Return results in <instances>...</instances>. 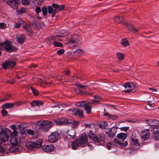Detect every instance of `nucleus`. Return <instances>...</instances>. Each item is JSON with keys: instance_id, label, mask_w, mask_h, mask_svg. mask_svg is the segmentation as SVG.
Masks as SVG:
<instances>
[{"instance_id": "obj_4", "label": "nucleus", "mask_w": 159, "mask_h": 159, "mask_svg": "<svg viewBox=\"0 0 159 159\" xmlns=\"http://www.w3.org/2000/svg\"><path fill=\"white\" fill-rule=\"evenodd\" d=\"M89 138L96 143H103L105 140V135L100 134L96 135L92 131H90L89 134Z\"/></svg>"}, {"instance_id": "obj_36", "label": "nucleus", "mask_w": 159, "mask_h": 159, "mask_svg": "<svg viewBox=\"0 0 159 159\" xmlns=\"http://www.w3.org/2000/svg\"><path fill=\"white\" fill-rule=\"evenodd\" d=\"M30 89L35 96H37L39 95V92L37 90L32 87H30Z\"/></svg>"}, {"instance_id": "obj_35", "label": "nucleus", "mask_w": 159, "mask_h": 159, "mask_svg": "<svg viewBox=\"0 0 159 159\" xmlns=\"http://www.w3.org/2000/svg\"><path fill=\"white\" fill-rule=\"evenodd\" d=\"M104 115L105 116H107L109 117V118H111L113 120H115L118 118L117 116H112L111 115L107 113H104Z\"/></svg>"}, {"instance_id": "obj_5", "label": "nucleus", "mask_w": 159, "mask_h": 159, "mask_svg": "<svg viewBox=\"0 0 159 159\" xmlns=\"http://www.w3.org/2000/svg\"><path fill=\"white\" fill-rule=\"evenodd\" d=\"M82 42L81 38L77 34H75L71 36L70 39L68 41V43L73 46L80 44Z\"/></svg>"}, {"instance_id": "obj_25", "label": "nucleus", "mask_w": 159, "mask_h": 159, "mask_svg": "<svg viewBox=\"0 0 159 159\" xmlns=\"http://www.w3.org/2000/svg\"><path fill=\"white\" fill-rule=\"evenodd\" d=\"M43 102L42 101L39 100L33 101L30 103L32 107L38 106L42 105Z\"/></svg>"}, {"instance_id": "obj_43", "label": "nucleus", "mask_w": 159, "mask_h": 159, "mask_svg": "<svg viewBox=\"0 0 159 159\" xmlns=\"http://www.w3.org/2000/svg\"><path fill=\"white\" fill-rule=\"evenodd\" d=\"M155 139L158 140L159 139V132L153 133Z\"/></svg>"}, {"instance_id": "obj_15", "label": "nucleus", "mask_w": 159, "mask_h": 159, "mask_svg": "<svg viewBox=\"0 0 159 159\" xmlns=\"http://www.w3.org/2000/svg\"><path fill=\"white\" fill-rule=\"evenodd\" d=\"M80 146L83 147L87 143V136L84 134H83L80 138L78 140Z\"/></svg>"}, {"instance_id": "obj_16", "label": "nucleus", "mask_w": 159, "mask_h": 159, "mask_svg": "<svg viewBox=\"0 0 159 159\" xmlns=\"http://www.w3.org/2000/svg\"><path fill=\"white\" fill-rule=\"evenodd\" d=\"M150 135V131L148 129H145L141 132V136L144 141L149 138Z\"/></svg>"}, {"instance_id": "obj_19", "label": "nucleus", "mask_w": 159, "mask_h": 159, "mask_svg": "<svg viewBox=\"0 0 159 159\" xmlns=\"http://www.w3.org/2000/svg\"><path fill=\"white\" fill-rule=\"evenodd\" d=\"M70 111H71L72 112H74V114L75 116H79L81 117L83 116V111L80 110L79 109L74 108L73 109L69 110Z\"/></svg>"}, {"instance_id": "obj_26", "label": "nucleus", "mask_w": 159, "mask_h": 159, "mask_svg": "<svg viewBox=\"0 0 159 159\" xmlns=\"http://www.w3.org/2000/svg\"><path fill=\"white\" fill-rule=\"evenodd\" d=\"M23 27L28 34L32 32V29L28 25L25 24L23 25Z\"/></svg>"}, {"instance_id": "obj_61", "label": "nucleus", "mask_w": 159, "mask_h": 159, "mask_svg": "<svg viewBox=\"0 0 159 159\" xmlns=\"http://www.w3.org/2000/svg\"><path fill=\"white\" fill-rule=\"evenodd\" d=\"M92 102L91 103V105L92 104H94L95 103H98L99 102V101L96 100H93L92 101Z\"/></svg>"}, {"instance_id": "obj_30", "label": "nucleus", "mask_w": 159, "mask_h": 159, "mask_svg": "<svg viewBox=\"0 0 159 159\" xmlns=\"http://www.w3.org/2000/svg\"><path fill=\"white\" fill-rule=\"evenodd\" d=\"M114 20L116 22L121 23L124 20V18L122 16L119 17V16H116L114 17Z\"/></svg>"}, {"instance_id": "obj_39", "label": "nucleus", "mask_w": 159, "mask_h": 159, "mask_svg": "<svg viewBox=\"0 0 159 159\" xmlns=\"http://www.w3.org/2000/svg\"><path fill=\"white\" fill-rule=\"evenodd\" d=\"M42 12L44 16H45L47 14V8L46 6H44L42 7Z\"/></svg>"}, {"instance_id": "obj_47", "label": "nucleus", "mask_w": 159, "mask_h": 159, "mask_svg": "<svg viewBox=\"0 0 159 159\" xmlns=\"http://www.w3.org/2000/svg\"><path fill=\"white\" fill-rule=\"evenodd\" d=\"M54 44L55 46L58 47H61L62 46V44L61 43L57 41L54 42Z\"/></svg>"}, {"instance_id": "obj_41", "label": "nucleus", "mask_w": 159, "mask_h": 159, "mask_svg": "<svg viewBox=\"0 0 159 159\" xmlns=\"http://www.w3.org/2000/svg\"><path fill=\"white\" fill-rule=\"evenodd\" d=\"M152 123V127H155L156 125H159V122L157 120H153V122Z\"/></svg>"}, {"instance_id": "obj_21", "label": "nucleus", "mask_w": 159, "mask_h": 159, "mask_svg": "<svg viewBox=\"0 0 159 159\" xmlns=\"http://www.w3.org/2000/svg\"><path fill=\"white\" fill-rule=\"evenodd\" d=\"M61 35H57L55 36V40H57L59 41H61V39L58 38H61L66 36L67 34V32L66 30H62L61 33Z\"/></svg>"}, {"instance_id": "obj_44", "label": "nucleus", "mask_w": 159, "mask_h": 159, "mask_svg": "<svg viewBox=\"0 0 159 159\" xmlns=\"http://www.w3.org/2000/svg\"><path fill=\"white\" fill-rule=\"evenodd\" d=\"M2 142H3V141L2 140V139H0V152L2 153L4 152L5 151L4 148L2 147L1 145Z\"/></svg>"}, {"instance_id": "obj_34", "label": "nucleus", "mask_w": 159, "mask_h": 159, "mask_svg": "<svg viewBox=\"0 0 159 159\" xmlns=\"http://www.w3.org/2000/svg\"><path fill=\"white\" fill-rule=\"evenodd\" d=\"M116 145L114 144L112 142H109L107 145V148L108 149H110L112 148H115Z\"/></svg>"}, {"instance_id": "obj_42", "label": "nucleus", "mask_w": 159, "mask_h": 159, "mask_svg": "<svg viewBox=\"0 0 159 159\" xmlns=\"http://www.w3.org/2000/svg\"><path fill=\"white\" fill-rule=\"evenodd\" d=\"M30 0H22L21 1V3L24 5H29L30 4Z\"/></svg>"}, {"instance_id": "obj_57", "label": "nucleus", "mask_w": 159, "mask_h": 159, "mask_svg": "<svg viewBox=\"0 0 159 159\" xmlns=\"http://www.w3.org/2000/svg\"><path fill=\"white\" fill-rule=\"evenodd\" d=\"M128 127H122L120 128V129L123 131H126L128 130Z\"/></svg>"}, {"instance_id": "obj_48", "label": "nucleus", "mask_w": 159, "mask_h": 159, "mask_svg": "<svg viewBox=\"0 0 159 159\" xmlns=\"http://www.w3.org/2000/svg\"><path fill=\"white\" fill-rule=\"evenodd\" d=\"M2 115L3 116H4L7 115V112L4 109H2L1 111Z\"/></svg>"}, {"instance_id": "obj_56", "label": "nucleus", "mask_w": 159, "mask_h": 159, "mask_svg": "<svg viewBox=\"0 0 159 159\" xmlns=\"http://www.w3.org/2000/svg\"><path fill=\"white\" fill-rule=\"evenodd\" d=\"M137 120L136 119H133L128 120V121L129 122L131 123H135L137 121Z\"/></svg>"}, {"instance_id": "obj_52", "label": "nucleus", "mask_w": 159, "mask_h": 159, "mask_svg": "<svg viewBox=\"0 0 159 159\" xmlns=\"http://www.w3.org/2000/svg\"><path fill=\"white\" fill-rule=\"evenodd\" d=\"M6 27V24L4 23H0V29H4Z\"/></svg>"}, {"instance_id": "obj_62", "label": "nucleus", "mask_w": 159, "mask_h": 159, "mask_svg": "<svg viewBox=\"0 0 159 159\" xmlns=\"http://www.w3.org/2000/svg\"><path fill=\"white\" fill-rule=\"evenodd\" d=\"M149 89L150 90H151L153 92H157V90L156 89L152 88H150Z\"/></svg>"}, {"instance_id": "obj_8", "label": "nucleus", "mask_w": 159, "mask_h": 159, "mask_svg": "<svg viewBox=\"0 0 159 159\" xmlns=\"http://www.w3.org/2000/svg\"><path fill=\"white\" fill-rule=\"evenodd\" d=\"M10 143L15 146H13L10 147L9 148V151L11 152H16L19 151V149L16 147L18 143V140L15 137H12L10 141Z\"/></svg>"}, {"instance_id": "obj_28", "label": "nucleus", "mask_w": 159, "mask_h": 159, "mask_svg": "<svg viewBox=\"0 0 159 159\" xmlns=\"http://www.w3.org/2000/svg\"><path fill=\"white\" fill-rule=\"evenodd\" d=\"M116 54L117 56V58L119 60H122L125 58V56L124 53L118 52L116 53Z\"/></svg>"}, {"instance_id": "obj_31", "label": "nucleus", "mask_w": 159, "mask_h": 159, "mask_svg": "<svg viewBox=\"0 0 159 159\" xmlns=\"http://www.w3.org/2000/svg\"><path fill=\"white\" fill-rule=\"evenodd\" d=\"M68 124H69L70 125L72 128H75L77 127L79 125V123L77 121L71 122L70 121H69Z\"/></svg>"}, {"instance_id": "obj_29", "label": "nucleus", "mask_w": 159, "mask_h": 159, "mask_svg": "<svg viewBox=\"0 0 159 159\" xmlns=\"http://www.w3.org/2000/svg\"><path fill=\"white\" fill-rule=\"evenodd\" d=\"M121 44L123 46L127 47L129 45L130 43L126 38H124L122 39Z\"/></svg>"}, {"instance_id": "obj_49", "label": "nucleus", "mask_w": 159, "mask_h": 159, "mask_svg": "<svg viewBox=\"0 0 159 159\" xmlns=\"http://www.w3.org/2000/svg\"><path fill=\"white\" fill-rule=\"evenodd\" d=\"M26 132L27 134L31 135H33L34 134V131L33 130L30 129L27 130L26 131Z\"/></svg>"}, {"instance_id": "obj_55", "label": "nucleus", "mask_w": 159, "mask_h": 159, "mask_svg": "<svg viewBox=\"0 0 159 159\" xmlns=\"http://www.w3.org/2000/svg\"><path fill=\"white\" fill-rule=\"evenodd\" d=\"M148 123V125H149L150 126H151L152 124V122L153 120H146Z\"/></svg>"}, {"instance_id": "obj_27", "label": "nucleus", "mask_w": 159, "mask_h": 159, "mask_svg": "<svg viewBox=\"0 0 159 159\" xmlns=\"http://www.w3.org/2000/svg\"><path fill=\"white\" fill-rule=\"evenodd\" d=\"M87 102L88 101H85L78 102L75 104V105L78 107H82L85 106Z\"/></svg>"}, {"instance_id": "obj_20", "label": "nucleus", "mask_w": 159, "mask_h": 159, "mask_svg": "<svg viewBox=\"0 0 159 159\" xmlns=\"http://www.w3.org/2000/svg\"><path fill=\"white\" fill-rule=\"evenodd\" d=\"M116 132V129L112 128L110 129L109 132H107L106 134L108 137L111 139L115 136Z\"/></svg>"}, {"instance_id": "obj_3", "label": "nucleus", "mask_w": 159, "mask_h": 159, "mask_svg": "<svg viewBox=\"0 0 159 159\" xmlns=\"http://www.w3.org/2000/svg\"><path fill=\"white\" fill-rule=\"evenodd\" d=\"M38 125H39L40 129L47 132L53 125V124L52 122L47 120H40L38 121Z\"/></svg>"}, {"instance_id": "obj_40", "label": "nucleus", "mask_w": 159, "mask_h": 159, "mask_svg": "<svg viewBox=\"0 0 159 159\" xmlns=\"http://www.w3.org/2000/svg\"><path fill=\"white\" fill-rule=\"evenodd\" d=\"M11 96V95L9 94H6L4 96V98L1 99V100L2 101H4L6 100H8L10 97Z\"/></svg>"}, {"instance_id": "obj_45", "label": "nucleus", "mask_w": 159, "mask_h": 159, "mask_svg": "<svg viewBox=\"0 0 159 159\" xmlns=\"http://www.w3.org/2000/svg\"><path fill=\"white\" fill-rule=\"evenodd\" d=\"M17 23L20 24V25H21L22 24H23L24 25V21L22 20H21L20 18H19L17 19V21L16 22Z\"/></svg>"}, {"instance_id": "obj_12", "label": "nucleus", "mask_w": 159, "mask_h": 159, "mask_svg": "<svg viewBox=\"0 0 159 159\" xmlns=\"http://www.w3.org/2000/svg\"><path fill=\"white\" fill-rule=\"evenodd\" d=\"M59 134L57 132H52L48 137V141L51 143L56 142L58 139Z\"/></svg>"}, {"instance_id": "obj_2", "label": "nucleus", "mask_w": 159, "mask_h": 159, "mask_svg": "<svg viewBox=\"0 0 159 159\" xmlns=\"http://www.w3.org/2000/svg\"><path fill=\"white\" fill-rule=\"evenodd\" d=\"M52 6L55 8L54 9L51 6H49L48 8V12L49 14H52V17L54 16L57 12L62 10L65 7V5H60L54 3L52 4Z\"/></svg>"}, {"instance_id": "obj_6", "label": "nucleus", "mask_w": 159, "mask_h": 159, "mask_svg": "<svg viewBox=\"0 0 159 159\" xmlns=\"http://www.w3.org/2000/svg\"><path fill=\"white\" fill-rule=\"evenodd\" d=\"M12 136V133L8 129H6L4 130H2L0 132V139L5 142L8 141V138Z\"/></svg>"}, {"instance_id": "obj_24", "label": "nucleus", "mask_w": 159, "mask_h": 159, "mask_svg": "<svg viewBox=\"0 0 159 159\" xmlns=\"http://www.w3.org/2000/svg\"><path fill=\"white\" fill-rule=\"evenodd\" d=\"M124 85V86L125 89V92L129 93L132 91V86L129 84V83L127 82L126 84H125Z\"/></svg>"}, {"instance_id": "obj_23", "label": "nucleus", "mask_w": 159, "mask_h": 159, "mask_svg": "<svg viewBox=\"0 0 159 159\" xmlns=\"http://www.w3.org/2000/svg\"><path fill=\"white\" fill-rule=\"evenodd\" d=\"M91 103L89 102L87 103L84 106V109L86 111V113L87 114H90L91 111L92 107H91Z\"/></svg>"}, {"instance_id": "obj_64", "label": "nucleus", "mask_w": 159, "mask_h": 159, "mask_svg": "<svg viewBox=\"0 0 159 159\" xmlns=\"http://www.w3.org/2000/svg\"><path fill=\"white\" fill-rule=\"evenodd\" d=\"M103 123V125H104V126H105V127H106V129L107 128V123L106 122H104Z\"/></svg>"}, {"instance_id": "obj_58", "label": "nucleus", "mask_w": 159, "mask_h": 159, "mask_svg": "<svg viewBox=\"0 0 159 159\" xmlns=\"http://www.w3.org/2000/svg\"><path fill=\"white\" fill-rule=\"evenodd\" d=\"M63 72L66 75H68L70 73V71L69 70H64Z\"/></svg>"}, {"instance_id": "obj_37", "label": "nucleus", "mask_w": 159, "mask_h": 159, "mask_svg": "<svg viewBox=\"0 0 159 159\" xmlns=\"http://www.w3.org/2000/svg\"><path fill=\"white\" fill-rule=\"evenodd\" d=\"M14 104L12 103H9L4 104L3 105L4 107L6 109L8 108H9L13 107L14 106Z\"/></svg>"}, {"instance_id": "obj_59", "label": "nucleus", "mask_w": 159, "mask_h": 159, "mask_svg": "<svg viewBox=\"0 0 159 159\" xmlns=\"http://www.w3.org/2000/svg\"><path fill=\"white\" fill-rule=\"evenodd\" d=\"M25 11V8H23L22 9H20L19 11L20 12V13H24Z\"/></svg>"}, {"instance_id": "obj_13", "label": "nucleus", "mask_w": 159, "mask_h": 159, "mask_svg": "<svg viewBox=\"0 0 159 159\" xmlns=\"http://www.w3.org/2000/svg\"><path fill=\"white\" fill-rule=\"evenodd\" d=\"M124 25L125 27V28L127 30L135 34L137 33L140 29V28L139 27H138V28H136L135 27H134L132 25L128 23H125Z\"/></svg>"}, {"instance_id": "obj_60", "label": "nucleus", "mask_w": 159, "mask_h": 159, "mask_svg": "<svg viewBox=\"0 0 159 159\" xmlns=\"http://www.w3.org/2000/svg\"><path fill=\"white\" fill-rule=\"evenodd\" d=\"M42 83L43 84H45V85H48V84L50 85V84H51L50 83V82H46L45 81H43V82Z\"/></svg>"}, {"instance_id": "obj_53", "label": "nucleus", "mask_w": 159, "mask_h": 159, "mask_svg": "<svg viewBox=\"0 0 159 159\" xmlns=\"http://www.w3.org/2000/svg\"><path fill=\"white\" fill-rule=\"evenodd\" d=\"M35 11H36V13L37 14H38L41 11V9L40 7H36L35 9Z\"/></svg>"}, {"instance_id": "obj_17", "label": "nucleus", "mask_w": 159, "mask_h": 159, "mask_svg": "<svg viewBox=\"0 0 159 159\" xmlns=\"http://www.w3.org/2000/svg\"><path fill=\"white\" fill-rule=\"evenodd\" d=\"M53 121L57 125L68 124L69 121L68 120L64 118L55 119Z\"/></svg>"}, {"instance_id": "obj_7", "label": "nucleus", "mask_w": 159, "mask_h": 159, "mask_svg": "<svg viewBox=\"0 0 159 159\" xmlns=\"http://www.w3.org/2000/svg\"><path fill=\"white\" fill-rule=\"evenodd\" d=\"M2 47L4 48L5 50L8 52H12L17 50L16 48L12 46L11 44V42L8 40L5 41L3 42Z\"/></svg>"}, {"instance_id": "obj_33", "label": "nucleus", "mask_w": 159, "mask_h": 159, "mask_svg": "<svg viewBox=\"0 0 159 159\" xmlns=\"http://www.w3.org/2000/svg\"><path fill=\"white\" fill-rule=\"evenodd\" d=\"M74 52L75 53L76 55L80 56L83 54L84 51L82 49H79L74 50Z\"/></svg>"}, {"instance_id": "obj_51", "label": "nucleus", "mask_w": 159, "mask_h": 159, "mask_svg": "<svg viewBox=\"0 0 159 159\" xmlns=\"http://www.w3.org/2000/svg\"><path fill=\"white\" fill-rule=\"evenodd\" d=\"M77 87L79 88H81L82 89H85L86 87H87V86H84L80 84H77Z\"/></svg>"}, {"instance_id": "obj_10", "label": "nucleus", "mask_w": 159, "mask_h": 159, "mask_svg": "<svg viewBox=\"0 0 159 159\" xmlns=\"http://www.w3.org/2000/svg\"><path fill=\"white\" fill-rule=\"evenodd\" d=\"M39 143L37 141L34 142L30 141L26 144V146L28 148L30 149H33L34 148H39L41 146V140L40 139H39Z\"/></svg>"}, {"instance_id": "obj_18", "label": "nucleus", "mask_w": 159, "mask_h": 159, "mask_svg": "<svg viewBox=\"0 0 159 159\" xmlns=\"http://www.w3.org/2000/svg\"><path fill=\"white\" fill-rule=\"evenodd\" d=\"M54 147L52 145H47L46 146H43L42 147V149L43 151L47 152H49L53 150Z\"/></svg>"}, {"instance_id": "obj_54", "label": "nucleus", "mask_w": 159, "mask_h": 159, "mask_svg": "<svg viewBox=\"0 0 159 159\" xmlns=\"http://www.w3.org/2000/svg\"><path fill=\"white\" fill-rule=\"evenodd\" d=\"M20 24L17 23L16 22L15 23V24L14 25V28H19L20 27Z\"/></svg>"}, {"instance_id": "obj_1", "label": "nucleus", "mask_w": 159, "mask_h": 159, "mask_svg": "<svg viewBox=\"0 0 159 159\" xmlns=\"http://www.w3.org/2000/svg\"><path fill=\"white\" fill-rule=\"evenodd\" d=\"M127 136V135L126 134L120 133L117 135L118 139H115L114 142L116 144H118L121 147H125L128 144L126 139Z\"/></svg>"}, {"instance_id": "obj_63", "label": "nucleus", "mask_w": 159, "mask_h": 159, "mask_svg": "<svg viewBox=\"0 0 159 159\" xmlns=\"http://www.w3.org/2000/svg\"><path fill=\"white\" fill-rule=\"evenodd\" d=\"M100 127L102 129H106V127H105V126L103 125L102 124L100 125Z\"/></svg>"}, {"instance_id": "obj_11", "label": "nucleus", "mask_w": 159, "mask_h": 159, "mask_svg": "<svg viewBox=\"0 0 159 159\" xmlns=\"http://www.w3.org/2000/svg\"><path fill=\"white\" fill-rule=\"evenodd\" d=\"M6 2L10 7L15 9L18 8V5L20 3L19 0H6Z\"/></svg>"}, {"instance_id": "obj_50", "label": "nucleus", "mask_w": 159, "mask_h": 159, "mask_svg": "<svg viewBox=\"0 0 159 159\" xmlns=\"http://www.w3.org/2000/svg\"><path fill=\"white\" fill-rule=\"evenodd\" d=\"M18 135V133L16 130V128L13 129V131L12 133V136L13 135L15 136H17Z\"/></svg>"}, {"instance_id": "obj_46", "label": "nucleus", "mask_w": 159, "mask_h": 159, "mask_svg": "<svg viewBox=\"0 0 159 159\" xmlns=\"http://www.w3.org/2000/svg\"><path fill=\"white\" fill-rule=\"evenodd\" d=\"M64 52V50L63 49H61L58 50L57 52V53L58 55H61Z\"/></svg>"}, {"instance_id": "obj_38", "label": "nucleus", "mask_w": 159, "mask_h": 159, "mask_svg": "<svg viewBox=\"0 0 159 159\" xmlns=\"http://www.w3.org/2000/svg\"><path fill=\"white\" fill-rule=\"evenodd\" d=\"M152 130L153 132V133L157 132H159V125H156L155 127H151Z\"/></svg>"}, {"instance_id": "obj_22", "label": "nucleus", "mask_w": 159, "mask_h": 159, "mask_svg": "<svg viewBox=\"0 0 159 159\" xmlns=\"http://www.w3.org/2000/svg\"><path fill=\"white\" fill-rule=\"evenodd\" d=\"M17 41L20 44H22L24 41L25 36L24 35H18L16 36Z\"/></svg>"}, {"instance_id": "obj_14", "label": "nucleus", "mask_w": 159, "mask_h": 159, "mask_svg": "<svg viewBox=\"0 0 159 159\" xmlns=\"http://www.w3.org/2000/svg\"><path fill=\"white\" fill-rule=\"evenodd\" d=\"M140 146V143L138 140L136 138H131V148L133 150L137 149Z\"/></svg>"}, {"instance_id": "obj_9", "label": "nucleus", "mask_w": 159, "mask_h": 159, "mask_svg": "<svg viewBox=\"0 0 159 159\" xmlns=\"http://www.w3.org/2000/svg\"><path fill=\"white\" fill-rule=\"evenodd\" d=\"M16 64V62L12 59H8L2 65V66L3 69H6L7 68H12Z\"/></svg>"}, {"instance_id": "obj_32", "label": "nucleus", "mask_w": 159, "mask_h": 159, "mask_svg": "<svg viewBox=\"0 0 159 159\" xmlns=\"http://www.w3.org/2000/svg\"><path fill=\"white\" fill-rule=\"evenodd\" d=\"M79 143L77 140H75L73 142L71 143V145L73 149H77L79 146Z\"/></svg>"}]
</instances>
